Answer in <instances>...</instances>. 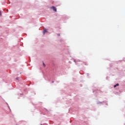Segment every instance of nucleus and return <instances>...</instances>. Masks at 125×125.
I'll use <instances>...</instances> for the list:
<instances>
[{
  "mask_svg": "<svg viewBox=\"0 0 125 125\" xmlns=\"http://www.w3.org/2000/svg\"><path fill=\"white\" fill-rule=\"evenodd\" d=\"M46 32H47V29H44L43 35H44V33H46Z\"/></svg>",
  "mask_w": 125,
  "mask_h": 125,
  "instance_id": "obj_2",
  "label": "nucleus"
},
{
  "mask_svg": "<svg viewBox=\"0 0 125 125\" xmlns=\"http://www.w3.org/2000/svg\"><path fill=\"white\" fill-rule=\"evenodd\" d=\"M0 14H1V12L0 11Z\"/></svg>",
  "mask_w": 125,
  "mask_h": 125,
  "instance_id": "obj_7",
  "label": "nucleus"
},
{
  "mask_svg": "<svg viewBox=\"0 0 125 125\" xmlns=\"http://www.w3.org/2000/svg\"><path fill=\"white\" fill-rule=\"evenodd\" d=\"M51 8H52V9H53L54 10V11H55V12H56L57 11V9H56V7H55L54 6H52L51 7Z\"/></svg>",
  "mask_w": 125,
  "mask_h": 125,
  "instance_id": "obj_1",
  "label": "nucleus"
},
{
  "mask_svg": "<svg viewBox=\"0 0 125 125\" xmlns=\"http://www.w3.org/2000/svg\"><path fill=\"white\" fill-rule=\"evenodd\" d=\"M58 36H60V34H58Z\"/></svg>",
  "mask_w": 125,
  "mask_h": 125,
  "instance_id": "obj_6",
  "label": "nucleus"
},
{
  "mask_svg": "<svg viewBox=\"0 0 125 125\" xmlns=\"http://www.w3.org/2000/svg\"><path fill=\"white\" fill-rule=\"evenodd\" d=\"M43 66L44 67H45V64H44L43 62Z\"/></svg>",
  "mask_w": 125,
  "mask_h": 125,
  "instance_id": "obj_4",
  "label": "nucleus"
},
{
  "mask_svg": "<svg viewBox=\"0 0 125 125\" xmlns=\"http://www.w3.org/2000/svg\"><path fill=\"white\" fill-rule=\"evenodd\" d=\"M117 86H119V83L116 84L114 86V87H117Z\"/></svg>",
  "mask_w": 125,
  "mask_h": 125,
  "instance_id": "obj_3",
  "label": "nucleus"
},
{
  "mask_svg": "<svg viewBox=\"0 0 125 125\" xmlns=\"http://www.w3.org/2000/svg\"><path fill=\"white\" fill-rule=\"evenodd\" d=\"M54 83V81H52V83Z\"/></svg>",
  "mask_w": 125,
  "mask_h": 125,
  "instance_id": "obj_5",
  "label": "nucleus"
}]
</instances>
